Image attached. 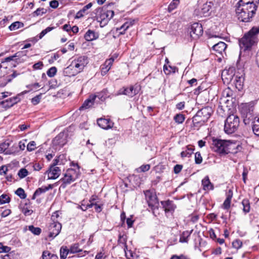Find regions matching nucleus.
Wrapping results in <instances>:
<instances>
[{"mask_svg":"<svg viewBox=\"0 0 259 259\" xmlns=\"http://www.w3.org/2000/svg\"><path fill=\"white\" fill-rule=\"evenodd\" d=\"M202 162V157L199 152H197L195 154V162L197 164H199Z\"/></svg>","mask_w":259,"mask_h":259,"instance_id":"nucleus-57","label":"nucleus"},{"mask_svg":"<svg viewBox=\"0 0 259 259\" xmlns=\"http://www.w3.org/2000/svg\"><path fill=\"white\" fill-rule=\"evenodd\" d=\"M70 252L69 249L66 246H62L60 249V259H66L68 254Z\"/></svg>","mask_w":259,"mask_h":259,"instance_id":"nucleus-39","label":"nucleus"},{"mask_svg":"<svg viewBox=\"0 0 259 259\" xmlns=\"http://www.w3.org/2000/svg\"><path fill=\"white\" fill-rule=\"evenodd\" d=\"M16 104V97L10 98L0 102V105L4 108H9Z\"/></svg>","mask_w":259,"mask_h":259,"instance_id":"nucleus-23","label":"nucleus"},{"mask_svg":"<svg viewBox=\"0 0 259 259\" xmlns=\"http://www.w3.org/2000/svg\"><path fill=\"white\" fill-rule=\"evenodd\" d=\"M242 204L243 206V210L246 213L250 211V204L248 199H243L242 201Z\"/></svg>","mask_w":259,"mask_h":259,"instance_id":"nucleus-41","label":"nucleus"},{"mask_svg":"<svg viewBox=\"0 0 259 259\" xmlns=\"http://www.w3.org/2000/svg\"><path fill=\"white\" fill-rule=\"evenodd\" d=\"M9 253L5 255L3 258V259H15L16 255L14 251L8 252Z\"/></svg>","mask_w":259,"mask_h":259,"instance_id":"nucleus-59","label":"nucleus"},{"mask_svg":"<svg viewBox=\"0 0 259 259\" xmlns=\"http://www.w3.org/2000/svg\"><path fill=\"white\" fill-rule=\"evenodd\" d=\"M47 10L43 8H38L36 11L33 13V16H38L39 15H42L47 13Z\"/></svg>","mask_w":259,"mask_h":259,"instance_id":"nucleus-49","label":"nucleus"},{"mask_svg":"<svg viewBox=\"0 0 259 259\" xmlns=\"http://www.w3.org/2000/svg\"><path fill=\"white\" fill-rule=\"evenodd\" d=\"M61 228L62 225L58 221L50 223L48 226V237L54 238L60 233Z\"/></svg>","mask_w":259,"mask_h":259,"instance_id":"nucleus-10","label":"nucleus"},{"mask_svg":"<svg viewBox=\"0 0 259 259\" xmlns=\"http://www.w3.org/2000/svg\"><path fill=\"white\" fill-rule=\"evenodd\" d=\"M36 148V143L34 141H30L27 145V150L31 152Z\"/></svg>","mask_w":259,"mask_h":259,"instance_id":"nucleus-53","label":"nucleus"},{"mask_svg":"<svg viewBox=\"0 0 259 259\" xmlns=\"http://www.w3.org/2000/svg\"><path fill=\"white\" fill-rule=\"evenodd\" d=\"M126 236L125 235H121L119 234L118 239V243L119 244H122L123 245V249L127 250V245H126Z\"/></svg>","mask_w":259,"mask_h":259,"instance_id":"nucleus-37","label":"nucleus"},{"mask_svg":"<svg viewBox=\"0 0 259 259\" xmlns=\"http://www.w3.org/2000/svg\"><path fill=\"white\" fill-rule=\"evenodd\" d=\"M16 53L14 54L13 55H12L11 56L6 57L4 61H2V63H10L11 62H12V63H11L10 64V66L15 67L16 63Z\"/></svg>","mask_w":259,"mask_h":259,"instance_id":"nucleus-31","label":"nucleus"},{"mask_svg":"<svg viewBox=\"0 0 259 259\" xmlns=\"http://www.w3.org/2000/svg\"><path fill=\"white\" fill-rule=\"evenodd\" d=\"M42 259H58L57 255L51 253L48 250L44 251L42 255Z\"/></svg>","mask_w":259,"mask_h":259,"instance_id":"nucleus-36","label":"nucleus"},{"mask_svg":"<svg viewBox=\"0 0 259 259\" xmlns=\"http://www.w3.org/2000/svg\"><path fill=\"white\" fill-rule=\"evenodd\" d=\"M194 147L193 146H188L187 149L186 151H182L181 153V157L184 158L186 157H189L193 153Z\"/></svg>","mask_w":259,"mask_h":259,"instance_id":"nucleus-35","label":"nucleus"},{"mask_svg":"<svg viewBox=\"0 0 259 259\" xmlns=\"http://www.w3.org/2000/svg\"><path fill=\"white\" fill-rule=\"evenodd\" d=\"M55 28L54 27H48L45 29L43 30L39 34V38L41 39L45 36L48 32L51 31Z\"/></svg>","mask_w":259,"mask_h":259,"instance_id":"nucleus-55","label":"nucleus"},{"mask_svg":"<svg viewBox=\"0 0 259 259\" xmlns=\"http://www.w3.org/2000/svg\"><path fill=\"white\" fill-rule=\"evenodd\" d=\"M97 17L98 21L104 25L107 24L108 21L113 17L114 12L112 10H108L106 8L103 7L96 9Z\"/></svg>","mask_w":259,"mask_h":259,"instance_id":"nucleus-7","label":"nucleus"},{"mask_svg":"<svg viewBox=\"0 0 259 259\" xmlns=\"http://www.w3.org/2000/svg\"><path fill=\"white\" fill-rule=\"evenodd\" d=\"M244 80V78L242 75L239 76L236 75L235 76L234 83L236 89H237L239 91H241L243 89Z\"/></svg>","mask_w":259,"mask_h":259,"instance_id":"nucleus-26","label":"nucleus"},{"mask_svg":"<svg viewBox=\"0 0 259 259\" xmlns=\"http://www.w3.org/2000/svg\"><path fill=\"white\" fill-rule=\"evenodd\" d=\"M145 195L149 207L153 210V213L154 214V210L159 208V202L156 194L150 190H147L145 192Z\"/></svg>","mask_w":259,"mask_h":259,"instance_id":"nucleus-8","label":"nucleus"},{"mask_svg":"<svg viewBox=\"0 0 259 259\" xmlns=\"http://www.w3.org/2000/svg\"><path fill=\"white\" fill-rule=\"evenodd\" d=\"M226 198L224 201L223 206L225 209H228L230 207L231 201L233 196V191L231 190H229L226 193Z\"/></svg>","mask_w":259,"mask_h":259,"instance_id":"nucleus-25","label":"nucleus"},{"mask_svg":"<svg viewBox=\"0 0 259 259\" xmlns=\"http://www.w3.org/2000/svg\"><path fill=\"white\" fill-rule=\"evenodd\" d=\"M227 45L224 42L219 41V42L214 45L212 48L216 53L223 55V53H225V50L227 48Z\"/></svg>","mask_w":259,"mask_h":259,"instance_id":"nucleus-17","label":"nucleus"},{"mask_svg":"<svg viewBox=\"0 0 259 259\" xmlns=\"http://www.w3.org/2000/svg\"><path fill=\"white\" fill-rule=\"evenodd\" d=\"M138 92V89L132 85L129 88L123 87L119 89L116 94V95H124L130 97H133L136 95Z\"/></svg>","mask_w":259,"mask_h":259,"instance_id":"nucleus-12","label":"nucleus"},{"mask_svg":"<svg viewBox=\"0 0 259 259\" xmlns=\"http://www.w3.org/2000/svg\"><path fill=\"white\" fill-rule=\"evenodd\" d=\"M160 203L166 214L168 213L172 214L177 208L176 205L171 200L161 201Z\"/></svg>","mask_w":259,"mask_h":259,"instance_id":"nucleus-13","label":"nucleus"},{"mask_svg":"<svg viewBox=\"0 0 259 259\" xmlns=\"http://www.w3.org/2000/svg\"><path fill=\"white\" fill-rule=\"evenodd\" d=\"M10 201V198L8 195L3 194L0 196V204L9 203Z\"/></svg>","mask_w":259,"mask_h":259,"instance_id":"nucleus-48","label":"nucleus"},{"mask_svg":"<svg viewBox=\"0 0 259 259\" xmlns=\"http://www.w3.org/2000/svg\"><path fill=\"white\" fill-rule=\"evenodd\" d=\"M180 4V0H172V1L169 5L167 11L168 12H172L174 10L176 9Z\"/></svg>","mask_w":259,"mask_h":259,"instance_id":"nucleus-40","label":"nucleus"},{"mask_svg":"<svg viewBox=\"0 0 259 259\" xmlns=\"http://www.w3.org/2000/svg\"><path fill=\"white\" fill-rule=\"evenodd\" d=\"M114 62V59L110 58L109 59L106 60L104 63L101 65V74L105 75L110 70Z\"/></svg>","mask_w":259,"mask_h":259,"instance_id":"nucleus-18","label":"nucleus"},{"mask_svg":"<svg viewBox=\"0 0 259 259\" xmlns=\"http://www.w3.org/2000/svg\"><path fill=\"white\" fill-rule=\"evenodd\" d=\"M42 94L40 93L31 99V102L33 105H36L39 103L42 98Z\"/></svg>","mask_w":259,"mask_h":259,"instance_id":"nucleus-45","label":"nucleus"},{"mask_svg":"<svg viewBox=\"0 0 259 259\" xmlns=\"http://www.w3.org/2000/svg\"><path fill=\"white\" fill-rule=\"evenodd\" d=\"M135 20H133L130 21H127L125 22L119 28H117V30H120L121 29H123V31L119 32V35H122L125 33V31L131 26H132L134 23Z\"/></svg>","mask_w":259,"mask_h":259,"instance_id":"nucleus-30","label":"nucleus"},{"mask_svg":"<svg viewBox=\"0 0 259 259\" xmlns=\"http://www.w3.org/2000/svg\"><path fill=\"white\" fill-rule=\"evenodd\" d=\"M213 110L209 106H206L198 110L192 118V122L195 126H200L204 124L207 121Z\"/></svg>","mask_w":259,"mask_h":259,"instance_id":"nucleus-3","label":"nucleus"},{"mask_svg":"<svg viewBox=\"0 0 259 259\" xmlns=\"http://www.w3.org/2000/svg\"><path fill=\"white\" fill-rule=\"evenodd\" d=\"M44 64L42 62L39 61L36 63H35L33 65V68L35 70L36 69H40L43 66Z\"/></svg>","mask_w":259,"mask_h":259,"instance_id":"nucleus-63","label":"nucleus"},{"mask_svg":"<svg viewBox=\"0 0 259 259\" xmlns=\"http://www.w3.org/2000/svg\"><path fill=\"white\" fill-rule=\"evenodd\" d=\"M30 127V125L28 124H20L18 126V128L20 130H17V132L19 131H24Z\"/></svg>","mask_w":259,"mask_h":259,"instance_id":"nucleus-61","label":"nucleus"},{"mask_svg":"<svg viewBox=\"0 0 259 259\" xmlns=\"http://www.w3.org/2000/svg\"><path fill=\"white\" fill-rule=\"evenodd\" d=\"M45 193V191L44 190L43 187L38 188L35 191L34 193H33L32 197V199L34 200L36 197L39 196L42 193Z\"/></svg>","mask_w":259,"mask_h":259,"instance_id":"nucleus-46","label":"nucleus"},{"mask_svg":"<svg viewBox=\"0 0 259 259\" xmlns=\"http://www.w3.org/2000/svg\"><path fill=\"white\" fill-rule=\"evenodd\" d=\"M203 32L202 26L201 24L194 23L191 25L189 29L190 37L193 39H197L201 36Z\"/></svg>","mask_w":259,"mask_h":259,"instance_id":"nucleus-9","label":"nucleus"},{"mask_svg":"<svg viewBox=\"0 0 259 259\" xmlns=\"http://www.w3.org/2000/svg\"><path fill=\"white\" fill-rule=\"evenodd\" d=\"M66 135L64 132L60 133L53 140L55 146L63 147L67 142Z\"/></svg>","mask_w":259,"mask_h":259,"instance_id":"nucleus-14","label":"nucleus"},{"mask_svg":"<svg viewBox=\"0 0 259 259\" xmlns=\"http://www.w3.org/2000/svg\"><path fill=\"white\" fill-rule=\"evenodd\" d=\"M213 6L212 1H207L201 7L200 10H198L199 14L200 17L209 16L211 12V9Z\"/></svg>","mask_w":259,"mask_h":259,"instance_id":"nucleus-11","label":"nucleus"},{"mask_svg":"<svg viewBox=\"0 0 259 259\" xmlns=\"http://www.w3.org/2000/svg\"><path fill=\"white\" fill-rule=\"evenodd\" d=\"M126 257L128 259H135L136 254L131 250H124Z\"/></svg>","mask_w":259,"mask_h":259,"instance_id":"nucleus-56","label":"nucleus"},{"mask_svg":"<svg viewBox=\"0 0 259 259\" xmlns=\"http://www.w3.org/2000/svg\"><path fill=\"white\" fill-rule=\"evenodd\" d=\"M11 250V248L8 246H5L3 243H0V253H8Z\"/></svg>","mask_w":259,"mask_h":259,"instance_id":"nucleus-54","label":"nucleus"},{"mask_svg":"<svg viewBox=\"0 0 259 259\" xmlns=\"http://www.w3.org/2000/svg\"><path fill=\"white\" fill-rule=\"evenodd\" d=\"M240 112L245 124H249L250 122L255 119L254 115V106L250 104L245 103L241 105Z\"/></svg>","mask_w":259,"mask_h":259,"instance_id":"nucleus-6","label":"nucleus"},{"mask_svg":"<svg viewBox=\"0 0 259 259\" xmlns=\"http://www.w3.org/2000/svg\"><path fill=\"white\" fill-rule=\"evenodd\" d=\"M238 3L244 5H249L252 7L255 6V8L257 9L259 3V0H239Z\"/></svg>","mask_w":259,"mask_h":259,"instance_id":"nucleus-29","label":"nucleus"},{"mask_svg":"<svg viewBox=\"0 0 259 259\" xmlns=\"http://www.w3.org/2000/svg\"><path fill=\"white\" fill-rule=\"evenodd\" d=\"M203 189L205 191L213 190V185L210 182L209 177L206 176L201 181Z\"/></svg>","mask_w":259,"mask_h":259,"instance_id":"nucleus-24","label":"nucleus"},{"mask_svg":"<svg viewBox=\"0 0 259 259\" xmlns=\"http://www.w3.org/2000/svg\"><path fill=\"white\" fill-rule=\"evenodd\" d=\"M235 7L238 19L243 22H250L257 10L255 8V6L252 7L249 5H244L238 3Z\"/></svg>","mask_w":259,"mask_h":259,"instance_id":"nucleus-2","label":"nucleus"},{"mask_svg":"<svg viewBox=\"0 0 259 259\" xmlns=\"http://www.w3.org/2000/svg\"><path fill=\"white\" fill-rule=\"evenodd\" d=\"M98 125L103 129L108 130L113 127V123L110 119L103 118H99L97 120Z\"/></svg>","mask_w":259,"mask_h":259,"instance_id":"nucleus-16","label":"nucleus"},{"mask_svg":"<svg viewBox=\"0 0 259 259\" xmlns=\"http://www.w3.org/2000/svg\"><path fill=\"white\" fill-rule=\"evenodd\" d=\"M192 231H193V230H192L190 231H184L180 235V242H182V243L188 242V238L191 235Z\"/></svg>","mask_w":259,"mask_h":259,"instance_id":"nucleus-32","label":"nucleus"},{"mask_svg":"<svg viewBox=\"0 0 259 259\" xmlns=\"http://www.w3.org/2000/svg\"><path fill=\"white\" fill-rule=\"evenodd\" d=\"M29 230L34 235H39L41 232V229L39 227H35L33 225L28 226Z\"/></svg>","mask_w":259,"mask_h":259,"instance_id":"nucleus-42","label":"nucleus"},{"mask_svg":"<svg viewBox=\"0 0 259 259\" xmlns=\"http://www.w3.org/2000/svg\"><path fill=\"white\" fill-rule=\"evenodd\" d=\"M70 65L75 68V70L77 71L78 73H79L84 68L80 64L77 63L74 59L71 62Z\"/></svg>","mask_w":259,"mask_h":259,"instance_id":"nucleus-47","label":"nucleus"},{"mask_svg":"<svg viewBox=\"0 0 259 259\" xmlns=\"http://www.w3.org/2000/svg\"><path fill=\"white\" fill-rule=\"evenodd\" d=\"M232 143L229 141L212 138L211 148L215 152L220 154H228L230 152Z\"/></svg>","mask_w":259,"mask_h":259,"instance_id":"nucleus-4","label":"nucleus"},{"mask_svg":"<svg viewBox=\"0 0 259 259\" xmlns=\"http://www.w3.org/2000/svg\"><path fill=\"white\" fill-rule=\"evenodd\" d=\"M99 36L98 33L89 29L84 34V38L87 41H90L98 39Z\"/></svg>","mask_w":259,"mask_h":259,"instance_id":"nucleus-22","label":"nucleus"},{"mask_svg":"<svg viewBox=\"0 0 259 259\" xmlns=\"http://www.w3.org/2000/svg\"><path fill=\"white\" fill-rule=\"evenodd\" d=\"M252 128L254 135L259 137V118L253 122Z\"/></svg>","mask_w":259,"mask_h":259,"instance_id":"nucleus-38","label":"nucleus"},{"mask_svg":"<svg viewBox=\"0 0 259 259\" xmlns=\"http://www.w3.org/2000/svg\"><path fill=\"white\" fill-rule=\"evenodd\" d=\"M75 181V180L73 178L65 172L64 175V177L60 180V181L63 182L61 185V187L64 189L66 188L67 185H69Z\"/></svg>","mask_w":259,"mask_h":259,"instance_id":"nucleus-21","label":"nucleus"},{"mask_svg":"<svg viewBox=\"0 0 259 259\" xmlns=\"http://www.w3.org/2000/svg\"><path fill=\"white\" fill-rule=\"evenodd\" d=\"M242 242L239 239H235L232 242V246H233V247L234 248H236L237 249H238L242 247Z\"/></svg>","mask_w":259,"mask_h":259,"instance_id":"nucleus-52","label":"nucleus"},{"mask_svg":"<svg viewBox=\"0 0 259 259\" xmlns=\"http://www.w3.org/2000/svg\"><path fill=\"white\" fill-rule=\"evenodd\" d=\"M233 95V92L231 90H230V89H227L225 90L223 92V96L227 97H230L232 96Z\"/></svg>","mask_w":259,"mask_h":259,"instance_id":"nucleus-64","label":"nucleus"},{"mask_svg":"<svg viewBox=\"0 0 259 259\" xmlns=\"http://www.w3.org/2000/svg\"><path fill=\"white\" fill-rule=\"evenodd\" d=\"M258 33L259 26H254L239 40L240 53L251 51L252 47L256 45L258 41L257 35Z\"/></svg>","mask_w":259,"mask_h":259,"instance_id":"nucleus-1","label":"nucleus"},{"mask_svg":"<svg viewBox=\"0 0 259 259\" xmlns=\"http://www.w3.org/2000/svg\"><path fill=\"white\" fill-rule=\"evenodd\" d=\"M28 175V170L25 168H21L18 174L17 175L20 177L21 179H23L25 177H26Z\"/></svg>","mask_w":259,"mask_h":259,"instance_id":"nucleus-50","label":"nucleus"},{"mask_svg":"<svg viewBox=\"0 0 259 259\" xmlns=\"http://www.w3.org/2000/svg\"><path fill=\"white\" fill-rule=\"evenodd\" d=\"M150 168V164H143L141 165L139 169H140V171L141 172H146L148 171Z\"/></svg>","mask_w":259,"mask_h":259,"instance_id":"nucleus-60","label":"nucleus"},{"mask_svg":"<svg viewBox=\"0 0 259 259\" xmlns=\"http://www.w3.org/2000/svg\"><path fill=\"white\" fill-rule=\"evenodd\" d=\"M78 73L70 64L68 67L64 68L63 70V74L66 76H73L77 74Z\"/></svg>","mask_w":259,"mask_h":259,"instance_id":"nucleus-27","label":"nucleus"},{"mask_svg":"<svg viewBox=\"0 0 259 259\" xmlns=\"http://www.w3.org/2000/svg\"><path fill=\"white\" fill-rule=\"evenodd\" d=\"M17 196L21 199H24L26 198L27 194L23 189L19 188L17 189Z\"/></svg>","mask_w":259,"mask_h":259,"instance_id":"nucleus-51","label":"nucleus"},{"mask_svg":"<svg viewBox=\"0 0 259 259\" xmlns=\"http://www.w3.org/2000/svg\"><path fill=\"white\" fill-rule=\"evenodd\" d=\"M96 96V99L98 98L99 101H104L109 97L108 91L106 89H103L101 92L97 93L96 95H93Z\"/></svg>","mask_w":259,"mask_h":259,"instance_id":"nucleus-28","label":"nucleus"},{"mask_svg":"<svg viewBox=\"0 0 259 259\" xmlns=\"http://www.w3.org/2000/svg\"><path fill=\"white\" fill-rule=\"evenodd\" d=\"M174 119L176 122L178 123V124H180L184 122L185 119V117L184 114H177L174 116Z\"/></svg>","mask_w":259,"mask_h":259,"instance_id":"nucleus-43","label":"nucleus"},{"mask_svg":"<svg viewBox=\"0 0 259 259\" xmlns=\"http://www.w3.org/2000/svg\"><path fill=\"white\" fill-rule=\"evenodd\" d=\"M240 124L239 117L235 114L228 116L225 121L224 131L227 134L235 133L238 129Z\"/></svg>","mask_w":259,"mask_h":259,"instance_id":"nucleus-5","label":"nucleus"},{"mask_svg":"<svg viewBox=\"0 0 259 259\" xmlns=\"http://www.w3.org/2000/svg\"><path fill=\"white\" fill-rule=\"evenodd\" d=\"M57 72V68L55 67H51L48 71H47V75L49 77H53Z\"/></svg>","mask_w":259,"mask_h":259,"instance_id":"nucleus-58","label":"nucleus"},{"mask_svg":"<svg viewBox=\"0 0 259 259\" xmlns=\"http://www.w3.org/2000/svg\"><path fill=\"white\" fill-rule=\"evenodd\" d=\"M70 253H75L78 252L79 254L77 255V257L84 256L86 254L88 253L87 251H82L81 249L79 248L78 244L75 243L71 245L69 249Z\"/></svg>","mask_w":259,"mask_h":259,"instance_id":"nucleus-20","label":"nucleus"},{"mask_svg":"<svg viewBox=\"0 0 259 259\" xmlns=\"http://www.w3.org/2000/svg\"><path fill=\"white\" fill-rule=\"evenodd\" d=\"M74 60L80 64L83 68L88 63V57L84 56L76 57Z\"/></svg>","mask_w":259,"mask_h":259,"instance_id":"nucleus-33","label":"nucleus"},{"mask_svg":"<svg viewBox=\"0 0 259 259\" xmlns=\"http://www.w3.org/2000/svg\"><path fill=\"white\" fill-rule=\"evenodd\" d=\"M68 175L73 178L75 180L78 178L80 175L79 169H75L73 168H68L66 172Z\"/></svg>","mask_w":259,"mask_h":259,"instance_id":"nucleus-34","label":"nucleus"},{"mask_svg":"<svg viewBox=\"0 0 259 259\" xmlns=\"http://www.w3.org/2000/svg\"><path fill=\"white\" fill-rule=\"evenodd\" d=\"M10 142L7 140L0 144V153L5 152L10 146Z\"/></svg>","mask_w":259,"mask_h":259,"instance_id":"nucleus-44","label":"nucleus"},{"mask_svg":"<svg viewBox=\"0 0 259 259\" xmlns=\"http://www.w3.org/2000/svg\"><path fill=\"white\" fill-rule=\"evenodd\" d=\"M48 174V179H56L61 174V169L57 166H50L49 170L46 171Z\"/></svg>","mask_w":259,"mask_h":259,"instance_id":"nucleus-15","label":"nucleus"},{"mask_svg":"<svg viewBox=\"0 0 259 259\" xmlns=\"http://www.w3.org/2000/svg\"><path fill=\"white\" fill-rule=\"evenodd\" d=\"M183 168V165L180 164H177L174 167V171L175 174H179Z\"/></svg>","mask_w":259,"mask_h":259,"instance_id":"nucleus-62","label":"nucleus"},{"mask_svg":"<svg viewBox=\"0 0 259 259\" xmlns=\"http://www.w3.org/2000/svg\"><path fill=\"white\" fill-rule=\"evenodd\" d=\"M96 101V96L91 95L89 96V98L85 100L83 103L82 105L79 107L80 110L88 109L94 105Z\"/></svg>","mask_w":259,"mask_h":259,"instance_id":"nucleus-19","label":"nucleus"}]
</instances>
